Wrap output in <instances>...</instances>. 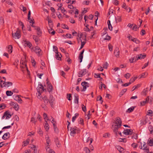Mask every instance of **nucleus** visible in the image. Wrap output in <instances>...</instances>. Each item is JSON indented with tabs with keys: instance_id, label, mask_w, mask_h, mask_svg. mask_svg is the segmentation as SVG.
<instances>
[{
	"instance_id": "obj_49",
	"label": "nucleus",
	"mask_w": 153,
	"mask_h": 153,
	"mask_svg": "<svg viewBox=\"0 0 153 153\" xmlns=\"http://www.w3.org/2000/svg\"><path fill=\"white\" fill-rule=\"evenodd\" d=\"M21 67L22 68H25L26 69H27V71H28V69L27 67L26 64L25 62H24V65H23V66H22V65H21Z\"/></svg>"
},
{
	"instance_id": "obj_47",
	"label": "nucleus",
	"mask_w": 153,
	"mask_h": 153,
	"mask_svg": "<svg viewBox=\"0 0 153 153\" xmlns=\"http://www.w3.org/2000/svg\"><path fill=\"white\" fill-rule=\"evenodd\" d=\"M140 85H137L136 86H135V85L132 88V91H134V90L136 89H137L138 88L140 87Z\"/></svg>"
},
{
	"instance_id": "obj_52",
	"label": "nucleus",
	"mask_w": 153,
	"mask_h": 153,
	"mask_svg": "<svg viewBox=\"0 0 153 153\" xmlns=\"http://www.w3.org/2000/svg\"><path fill=\"white\" fill-rule=\"evenodd\" d=\"M20 8L21 10L23 11H25L26 10V8L25 7H24L23 5L21 6Z\"/></svg>"
},
{
	"instance_id": "obj_59",
	"label": "nucleus",
	"mask_w": 153,
	"mask_h": 153,
	"mask_svg": "<svg viewBox=\"0 0 153 153\" xmlns=\"http://www.w3.org/2000/svg\"><path fill=\"white\" fill-rule=\"evenodd\" d=\"M134 57L131 58L130 59H129V61L130 63H133L134 62H135L134 61Z\"/></svg>"
},
{
	"instance_id": "obj_56",
	"label": "nucleus",
	"mask_w": 153,
	"mask_h": 153,
	"mask_svg": "<svg viewBox=\"0 0 153 153\" xmlns=\"http://www.w3.org/2000/svg\"><path fill=\"white\" fill-rule=\"evenodd\" d=\"M37 120L33 117H32L31 119V121L33 123H35L36 122Z\"/></svg>"
},
{
	"instance_id": "obj_26",
	"label": "nucleus",
	"mask_w": 153,
	"mask_h": 153,
	"mask_svg": "<svg viewBox=\"0 0 153 153\" xmlns=\"http://www.w3.org/2000/svg\"><path fill=\"white\" fill-rule=\"evenodd\" d=\"M129 131H130V130L128 129H126L124 130L123 132V133L126 135H129Z\"/></svg>"
},
{
	"instance_id": "obj_15",
	"label": "nucleus",
	"mask_w": 153,
	"mask_h": 153,
	"mask_svg": "<svg viewBox=\"0 0 153 153\" xmlns=\"http://www.w3.org/2000/svg\"><path fill=\"white\" fill-rule=\"evenodd\" d=\"M86 73V70L85 69H83L81 70V71L80 72L79 74L80 75L79 76V77H81L83 75H85Z\"/></svg>"
},
{
	"instance_id": "obj_7",
	"label": "nucleus",
	"mask_w": 153,
	"mask_h": 153,
	"mask_svg": "<svg viewBox=\"0 0 153 153\" xmlns=\"http://www.w3.org/2000/svg\"><path fill=\"white\" fill-rule=\"evenodd\" d=\"M37 90L38 92H42L44 91V88L43 85L41 83H39L38 86L37 88Z\"/></svg>"
},
{
	"instance_id": "obj_61",
	"label": "nucleus",
	"mask_w": 153,
	"mask_h": 153,
	"mask_svg": "<svg viewBox=\"0 0 153 153\" xmlns=\"http://www.w3.org/2000/svg\"><path fill=\"white\" fill-rule=\"evenodd\" d=\"M131 146L134 148H136L137 146V144L135 143H133L132 144Z\"/></svg>"
},
{
	"instance_id": "obj_17",
	"label": "nucleus",
	"mask_w": 153,
	"mask_h": 153,
	"mask_svg": "<svg viewBox=\"0 0 153 153\" xmlns=\"http://www.w3.org/2000/svg\"><path fill=\"white\" fill-rule=\"evenodd\" d=\"M147 143L150 146H153V139L150 138H149Z\"/></svg>"
},
{
	"instance_id": "obj_41",
	"label": "nucleus",
	"mask_w": 153,
	"mask_h": 153,
	"mask_svg": "<svg viewBox=\"0 0 153 153\" xmlns=\"http://www.w3.org/2000/svg\"><path fill=\"white\" fill-rule=\"evenodd\" d=\"M75 98L74 100V102L75 103H76L77 104H78V100H79V98H78V96H75Z\"/></svg>"
},
{
	"instance_id": "obj_5",
	"label": "nucleus",
	"mask_w": 153,
	"mask_h": 153,
	"mask_svg": "<svg viewBox=\"0 0 153 153\" xmlns=\"http://www.w3.org/2000/svg\"><path fill=\"white\" fill-rule=\"evenodd\" d=\"M81 85L83 87V89L82 90V91H85L87 87L89 86V84L86 82H82L81 83Z\"/></svg>"
},
{
	"instance_id": "obj_28",
	"label": "nucleus",
	"mask_w": 153,
	"mask_h": 153,
	"mask_svg": "<svg viewBox=\"0 0 153 153\" xmlns=\"http://www.w3.org/2000/svg\"><path fill=\"white\" fill-rule=\"evenodd\" d=\"M131 41L137 44H139L140 43V41L139 40L135 38L131 39Z\"/></svg>"
},
{
	"instance_id": "obj_25",
	"label": "nucleus",
	"mask_w": 153,
	"mask_h": 153,
	"mask_svg": "<svg viewBox=\"0 0 153 153\" xmlns=\"http://www.w3.org/2000/svg\"><path fill=\"white\" fill-rule=\"evenodd\" d=\"M6 94L7 96H10L13 94V93L11 91H6Z\"/></svg>"
},
{
	"instance_id": "obj_33",
	"label": "nucleus",
	"mask_w": 153,
	"mask_h": 153,
	"mask_svg": "<svg viewBox=\"0 0 153 153\" xmlns=\"http://www.w3.org/2000/svg\"><path fill=\"white\" fill-rule=\"evenodd\" d=\"M127 91L126 89H124L120 93V96H122L125 92Z\"/></svg>"
},
{
	"instance_id": "obj_51",
	"label": "nucleus",
	"mask_w": 153,
	"mask_h": 153,
	"mask_svg": "<svg viewBox=\"0 0 153 153\" xmlns=\"http://www.w3.org/2000/svg\"><path fill=\"white\" fill-rule=\"evenodd\" d=\"M84 150L86 153H89L90 152L89 149L87 147L85 148L84 149Z\"/></svg>"
},
{
	"instance_id": "obj_48",
	"label": "nucleus",
	"mask_w": 153,
	"mask_h": 153,
	"mask_svg": "<svg viewBox=\"0 0 153 153\" xmlns=\"http://www.w3.org/2000/svg\"><path fill=\"white\" fill-rule=\"evenodd\" d=\"M131 74L129 73L126 74L124 75L126 79L129 78Z\"/></svg>"
},
{
	"instance_id": "obj_40",
	"label": "nucleus",
	"mask_w": 153,
	"mask_h": 153,
	"mask_svg": "<svg viewBox=\"0 0 153 153\" xmlns=\"http://www.w3.org/2000/svg\"><path fill=\"white\" fill-rule=\"evenodd\" d=\"M148 91L147 88L144 89L142 93L143 95H146Z\"/></svg>"
},
{
	"instance_id": "obj_11",
	"label": "nucleus",
	"mask_w": 153,
	"mask_h": 153,
	"mask_svg": "<svg viewBox=\"0 0 153 153\" xmlns=\"http://www.w3.org/2000/svg\"><path fill=\"white\" fill-rule=\"evenodd\" d=\"M120 51L118 48H116L114 51V54L117 57H118L119 56Z\"/></svg>"
},
{
	"instance_id": "obj_37",
	"label": "nucleus",
	"mask_w": 153,
	"mask_h": 153,
	"mask_svg": "<svg viewBox=\"0 0 153 153\" xmlns=\"http://www.w3.org/2000/svg\"><path fill=\"white\" fill-rule=\"evenodd\" d=\"M29 140H26L25 141L23 142V145L24 146H25L27 145L29 143Z\"/></svg>"
},
{
	"instance_id": "obj_50",
	"label": "nucleus",
	"mask_w": 153,
	"mask_h": 153,
	"mask_svg": "<svg viewBox=\"0 0 153 153\" xmlns=\"http://www.w3.org/2000/svg\"><path fill=\"white\" fill-rule=\"evenodd\" d=\"M82 107L83 111L84 112H86V106L83 105H82Z\"/></svg>"
},
{
	"instance_id": "obj_43",
	"label": "nucleus",
	"mask_w": 153,
	"mask_h": 153,
	"mask_svg": "<svg viewBox=\"0 0 153 153\" xmlns=\"http://www.w3.org/2000/svg\"><path fill=\"white\" fill-rule=\"evenodd\" d=\"M146 57V55H142L141 54H140V56H138V59H142Z\"/></svg>"
},
{
	"instance_id": "obj_57",
	"label": "nucleus",
	"mask_w": 153,
	"mask_h": 153,
	"mask_svg": "<svg viewBox=\"0 0 153 153\" xmlns=\"http://www.w3.org/2000/svg\"><path fill=\"white\" fill-rule=\"evenodd\" d=\"M90 1H84L82 2L83 4H85L86 5H88Z\"/></svg>"
},
{
	"instance_id": "obj_8",
	"label": "nucleus",
	"mask_w": 153,
	"mask_h": 153,
	"mask_svg": "<svg viewBox=\"0 0 153 153\" xmlns=\"http://www.w3.org/2000/svg\"><path fill=\"white\" fill-rule=\"evenodd\" d=\"M13 36V37L15 39H19L21 37V36L20 34L19 31L17 30L16 32V33L13 34V33H12Z\"/></svg>"
},
{
	"instance_id": "obj_12",
	"label": "nucleus",
	"mask_w": 153,
	"mask_h": 153,
	"mask_svg": "<svg viewBox=\"0 0 153 153\" xmlns=\"http://www.w3.org/2000/svg\"><path fill=\"white\" fill-rule=\"evenodd\" d=\"M10 104L11 105L14 106V108L15 109L16 111H18L19 109V106L18 104L17 103H15L13 102H11Z\"/></svg>"
},
{
	"instance_id": "obj_32",
	"label": "nucleus",
	"mask_w": 153,
	"mask_h": 153,
	"mask_svg": "<svg viewBox=\"0 0 153 153\" xmlns=\"http://www.w3.org/2000/svg\"><path fill=\"white\" fill-rule=\"evenodd\" d=\"M134 107H131L128 109L126 112H127L130 113V112H131L132 111H133V110H134Z\"/></svg>"
},
{
	"instance_id": "obj_62",
	"label": "nucleus",
	"mask_w": 153,
	"mask_h": 153,
	"mask_svg": "<svg viewBox=\"0 0 153 153\" xmlns=\"http://www.w3.org/2000/svg\"><path fill=\"white\" fill-rule=\"evenodd\" d=\"M53 51H55V52L58 51L57 48L56 46H53Z\"/></svg>"
},
{
	"instance_id": "obj_53",
	"label": "nucleus",
	"mask_w": 153,
	"mask_h": 153,
	"mask_svg": "<svg viewBox=\"0 0 153 153\" xmlns=\"http://www.w3.org/2000/svg\"><path fill=\"white\" fill-rule=\"evenodd\" d=\"M95 75V77L96 78H100L101 77L100 76V74H94Z\"/></svg>"
},
{
	"instance_id": "obj_55",
	"label": "nucleus",
	"mask_w": 153,
	"mask_h": 153,
	"mask_svg": "<svg viewBox=\"0 0 153 153\" xmlns=\"http://www.w3.org/2000/svg\"><path fill=\"white\" fill-rule=\"evenodd\" d=\"M79 123L83 125L84 124L83 119L82 118H80L79 119Z\"/></svg>"
},
{
	"instance_id": "obj_27",
	"label": "nucleus",
	"mask_w": 153,
	"mask_h": 153,
	"mask_svg": "<svg viewBox=\"0 0 153 153\" xmlns=\"http://www.w3.org/2000/svg\"><path fill=\"white\" fill-rule=\"evenodd\" d=\"M48 31L50 33H51L53 35H54L55 33V31L53 29L51 28L48 29Z\"/></svg>"
},
{
	"instance_id": "obj_30",
	"label": "nucleus",
	"mask_w": 153,
	"mask_h": 153,
	"mask_svg": "<svg viewBox=\"0 0 153 153\" xmlns=\"http://www.w3.org/2000/svg\"><path fill=\"white\" fill-rule=\"evenodd\" d=\"M8 52L10 53H11L12 52V47L11 45H9L8 47Z\"/></svg>"
},
{
	"instance_id": "obj_34",
	"label": "nucleus",
	"mask_w": 153,
	"mask_h": 153,
	"mask_svg": "<svg viewBox=\"0 0 153 153\" xmlns=\"http://www.w3.org/2000/svg\"><path fill=\"white\" fill-rule=\"evenodd\" d=\"M140 121V125L141 126L145 125L147 123L146 120H141Z\"/></svg>"
},
{
	"instance_id": "obj_4",
	"label": "nucleus",
	"mask_w": 153,
	"mask_h": 153,
	"mask_svg": "<svg viewBox=\"0 0 153 153\" xmlns=\"http://www.w3.org/2000/svg\"><path fill=\"white\" fill-rule=\"evenodd\" d=\"M11 117V115L9 113V112L7 111L5 112L3 116L2 117V119H4L5 118L6 119H9Z\"/></svg>"
},
{
	"instance_id": "obj_54",
	"label": "nucleus",
	"mask_w": 153,
	"mask_h": 153,
	"mask_svg": "<svg viewBox=\"0 0 153 153\" xmlns=\"http://www.w3.org/2000/svg\"><path fill=\"white\" fill-rule=\"evenodd\" d=\"M146 74V75H147V74L146 73H142L141 75H140V78L145 77L144 76Z\"/></svg>"
},
{
	"instance_id": "obj_19",
	"label": "nucleus",
	"mask_w": 153,
	"mask_h": 153,
	"mask_svg": "<svg viewBox=\"0 0 153 153\" xmlns=\"http://www.w3.org/2000/svg\"><path fill=\"white\" fill-rule=\"evenodd\" d=\"M147 146L146 145V143L144 142V144L143 146V149L145 150L146 151V152L148 153L149 152V149L147 148Z\"/></svg>"
},
{
	"instance_id": "obj_2",
	"label": "nucleus",
	"mask_w": 153,
	"mask_h": 153,
	"mask_svg": "<svg viewBox=\"0 0 153 153\" xmlns=\"http://www.w3.org/2000/svg\"><path fill=\"white\" fill-rule=\"evenodd\" d=\"M90 136L88 133H86V135H84L83 137V140H84L86 143H88L89 141H90V145H91L93 141V139L92 138H90Z\"/></svg>"
},
{
	"instance_id": "obj_6",
	"label": "nucleus",
	"mask_w": 153,
	"mask_h": 153,
	"mask_svg": "<svg viewBox=\"0 0 153 153\" xmlns=\"http://www.w3.org/2000/svg\"><path fill=\"white\" fill-rule=\"evenodd\" d=\"M33 50L37 54V55L38 56L40 55V52L41 50L39 47H36L34 48H33Z\"/></svg>"
},
{
	"instance_id": "obj_42",
	"label": "nucleus",
	"mask_w": 153,
	"mask_h": 153,
	"mask_svg": "<svg viewBox=\"0 0 153 153\" xmlns=\"http://www.w3.org/2000/svg\"><path fill=\"white\" fill-rule=\"evenodd\" d=\"M38 95H37V97L38 99H40L42 101V97L41 96V92H38Z\"/></svg>"
},
{
	"instance_id": "obj_38",
	"label": "nucleus",
	"mask_w": 153,
	"mask_h": 153,
	"mask_svg": "<svg viewBox=\"0 0 153 153\" xmlns=\"http://www.w3.org/2000/svg\"><path fill=\"white\" fill-rule=\"evenodd\" d=\"M6 106L5 105L4 103H2L0 105V110L4 109L5 108Z\"/></svg>"
},
{
	"instance_id": "obj_29",
	"label": "nucleus",
	"mask_w": 153,
	"mask_h": 153,
	"mask_svg": "<svg viewBox=\"0 0 153 153\" xmlns=\"http://www.w3.org/2000/svg\"><path fill=\"white\" fill-rule=\"evenodd\" d=\"M79 114L78 113H76L75 114V116L73 117L72 118V121L74 122L75 120L77 117L79 116Z\"/></svg>"
},
{
	"instance_id": "obj_58",
	"label": "nucleus",
	"mask_w": 153,
	"mask_h": 153,
	"mask_svg": "<svg viewBox=\"0 0 153 153\" xmlns=\"http://www.w3.org/2000/svg\"><path fill=\"white\" fill-rule=\"evenodd\" d=\"M49 89L48 90V91L50 92L53 89V86H52L51 85V84L50 86H49Z\"/></svg>"
},
{
	"instance_id": "obj_36",
	"label": "nucleus",
	"mask_w": 153,
	"mask_h": 153,
	"mask_svg": "<svg viewBox=\"0 0 153 153\" xmlns=\"http://www.w3.org/2000/svg\"><path fill=\"white\" fill-rule=\"evenodd\" d=\"M33 38L35 40L36 42H37L39 41V38L36 35L33 36Z\"/></svg>"
},
{
	"instance_id": "obj_60",
	"label": "nucleus",
	"mask_w": 153,
	"mask_h": 153,
	"mask_svg": "<svg viewBox=\"0 0 153 153\" xmlns=\"http://www.w3.org/2000/svg\"><path fill=\"white\" fill-rule=\"evenodd\" d=\"M108 63L107 62H105L103 65V68H104L106 69L108 66Z\"/></svg>"
},
{
	"instance_id": "obj_63",
	"label": "nucleus",
	"mask_w": 153,
	"mask_h": 153,
	"mask_svg": "<svg viewBox=\"0 0 153 153\" xmlns=\"http://www.w3.org/2000/svg\"><path fill=\"white\" fill-rule=\"evenodd\" d=\"M60 74L62 76H63L65 78V74L63 71H61Z\"/></svg>"
},
{
	"instance_id": "obj_31",
	"label": "nucleus",
	"mask_w": 153,
	"mask_h": 153,
	"mask_svg": "<svg viewBox=\"0 0 153 153\" xmlns=\"http://www.w3.org/2000/svg\"><path fill=\"white\" fill-rule=\"evenodd\" d=\"M44 127L46 131L48 130L49 129V126L47 123V121H45V123L44 126Z\"/></svg>"
},
{
	"instance_id": "obj_64",
	"label": "nucleus",
	"mask_w": 153,
	"mask_h": 153,
	"mask_svg": "<svg viewBox=\"0 0 153 153\" xmlns=\"http://www.w3.org/2000/svg\"><path fill=\"white\" fill-rule=\"evenodd\" d=\"M4 23V19L3 18L1 17H0V24H1Z\"/></svg>"
},
{
	"instance_id": "obj_46",
	"label": "nucleus",
	"mask_w": 153,
	"mask_h": 153,
	"mask_svg": "<svg viewBox=\"0 0 153 153\" xmlns=\"http://www.w3.org/2000/svg\"><path fill=\"white\" fill-rule=\"evenodd\" d=\"M62 27L64 29H66L67 30L69 29V27H68L65 24H62L61 25Z\"/></svg>"
},
{
	"instance_id": "obj_13",
	"label": "nucleus",
	"mask_w": 153,
	"mask_h": 153,
	"mask_svg": "<svg viewBox=\"0 0 153 153\" xmlns=\"http://www.w3.org/2000/svg\"><path fill=\"white\" fill-rule=\"evenodd\" d=\"M10 134L9 132H7L4 134L3 136L2 137V138L3 139L5 140L8 138L10 137Z\"/></svg>"
},
{
	"instance_id": "obj_24",
	"label": "nucleus",
	"mask_w": 153,
	"mask_h": 153,
	"mask_svg": "<svg viewBox=\"0 0 153 153\" xmlns=\"http://www.w3.org/2000/svg\"><path fill=\"white\" fill-rule=\"evenodd\" d=\"M115 21L116 23L120 22L121 21V16H117V17H115Z\"/></svg>"
},
{
	"instance_id": "obj_16",
	"label": "nucleus",
	"mask_w": 153,
	"mask_h": 153,
	"mask_svg": "<svg viewBox=\"0 0 153 153\" xmlns=\"http://www.w3.org/2000/svg\"><path fill=\"white\" fill-rule=\"evenodd\" d=\"M121 127V125H115L114 126V129L113 130L115 132L116 134H117V130Z\"/></svg>"
},
{
	"instance_id": "obj_20",
	"label": "nucleus",
	"mask_w": 153,
	"mask_h": 153,
	"mask_svg": "<svg viewBox=\"0 0 153 153\" xmlns=\"http://www.w3.org/2000/svg\"><path fill=\"white\" fill-rule=\"evenodd\" d=\"M107 23L108 25V28L111 31L112 29V26L111 25V22L110 20H108L107 21Z\"/></svg>"
},
{
	"instance_id": "obj_9",
	"label": "nucleus",
	"mask_w": 153,
	"mask_h": 153,
	"mask_svg": "<svg viewBox=\"0 0 153 153\" xmlns=\"http://www.w3.org/2000/svg\"><path fill=\"white\" fill-rule=\"evenodd\" d=\"M115 125H118L119 124L121 125V126L122 125V121L121 119L119 117L116 118L114 122Z\"/></svg>"
},
{
	"instance_id": "obj_22",
	"label": "nucleus",
	"mask_w": 153,
	"mask_h": 153,
	"mask_svg": "<svg viewBox=\"0 0 153 153\" xmlns=\"http://www.w3.org/2000/svg\"><path fill=\"white\" fill-rule=\"evenodd\" d=\"M15 99L19 103H21L22 100L19 97V95H17L15 97Z\"/></svg>"
},
{
	"instance_id": "obj_23",
	"label": "nucleus",
	"mask_w": 153,
	"mask_h": 153,
	"mask_svg": "<svg viewBox=\"0 0 153 153\" xmlns=\"http://www.w3.org/2000/svg\"><path fill=\"white\" fill-rule=\"evenodd\" d=\"M25 45L26 46H27L29 47L30 48L32 46V44L30 42L28 41H26L25 43Z\"/></svg>"
},
{
	"instance_id": "obj_14",
	"label": "nucleus",
	"mask_w": 153,
	"mask_h": 153,
	"mask_svg": "<svg viewBox=\"0 0 153 153\" xmlns=\"http://www.w3.org/2000/svg\"><path fill=\"white\" fill-rule=\"evenodd\" d=\"M35 30L37 31V34L39 36H41L42 32L40 29V28L38 27H35Z\"/></svg>"
},
{
	"instance_id": "obj_18",
	"label": "nucleus",
	"mask_w": 153,
	"mask_h": 153,
	"mask_svg": "<svg viewBox=\"0 0 153 153\" xmlns=\"http://www.w3.org/2000/svg\"><path fill=\"white\" fill-rule=\"evenodd\" d=\"M55 53H56V59L58 60H61V57L60 56V55L61 56H62V55H61L60 53H59L58 51L56 52Z\"/></svg>"
},
{
	"instance_id": "obj_21",
	"label": "nucleus",
	"mask_w": 153,
	"mask_h": 153,
	"mask_svg": "<svg viewBox=\"0 0 153 153\" xmlns=\"http://www.w3.org/2000/svg\"><path fill=\"white\" fill-rule=\"evenodd\" d=\"M116 148L119 151L120 153H122L124 150V149L119 146H116Z\"/></svg>"
},
{
	"instance_id": "obj_45",
	"label": "nucleus",
	"mask_w": 153,
	"mask_h": 153,
	"mask_svg": "<svg viewBox=\"0 0 153 153\" xmlns=\"http://www.w3.org/2000/svg\"><path fill=\"white\" fill-rule=\"evenodd\" d=\"M43 117H44V119L45 120V121H46V120H48L49 119L48 118L47 115L46 114L44 113L43 114Z\"/></svg>"
},
{
	"instance_id": "obj_35",
	"label": "nucleus",
	"mask_w": 153,
	"mask_h": 153,
	"mask_svg": "<svg viewBox=\"0 0 153 153\" xmlns=\"http://www.w3.org/2000/svg\"><path fill=\"white\" fill-rule=\"evenodd\" d=\"M55 142L56 143V145L58 147H59L60 146V144L59 143V142L58 139H56L55 140Z\"/></svg>"
},
{
	"instance_id": "obj_1",
	"label": "nucleus",
	"mask_w": 153,
	"mask_h": 153,
	"mask_svg": "<svg viewBox=\"0 0 153 153\" xmlns=\"http://www.w3.org/2000/svg\"><path fill=\"white\" fill-rule=\"evenodd\" d=\"M42 100L44 102L45 105H47L49 103L51 106L53 107L55 101V99L53 96L50 95L49 99L46 96H45L42 98Z\"/></svg>"
},
{
	"instance_id": "obj_39",
	"label": "nucleus",
	"mask_w": 153,
	"mask_h": 153,
	"mask_svg": "<svg viewBox=\"0 0 153 153\" xmlns=\"http://www.w3.org/2000/svg\"><path fill=\"white\" fill-rule=\"evenodd\" d=\"M149 129L151 133L152 134L153 131V127L151 125H149Z\"/></svg>"
},
{
	"instance_id": "obj_3",
	"label": "nucleus",
	"mask_w": 153,
	"mask_h": 153,
	"mask_svg": "<svg viewBox=\"0 0 153 153\" xmlns=\"http://www.w3.org/2000/svg\"><path fill=\"white\" fill-rule=\"evenodd\" d=\"M71 131L70 134L72 136H74L76 133H78V130L76 127H71L70 129Z\"/></svg>"
},
{
	"instance_id": "obj_10",
	"label": "nucleus",
	"mask_w": 153,
	"mask_h": 153,
	"mask_svg": "<svg viewBox=\"0 0 153 153\" xmlns=\"http://www.w3.org/2000/svg\"><path fill=\"white\" fill-rule=\"evenodd\" d=\"M4 82L3 83V87H8L10 86H12L13 85V83L12 82H5V80L4 81Z\"/></svg>"
},
{
	"instance_id": "obj_44",
	"label": "nucleus",
	"mask_w": 153,
	"mask_h": 153,
	"mask_svg": "<svg viewBox=\"0 0 153 153\" xmlns=\"http://www.w3.org/2000/svg\"><path fill=\"white\" fill-rule=\"evenodd\" d=\"M111 38L110 36L107 34L106 37L104 38L103 39L104 40H110Z\"/></svg>"
}]
</instances>
